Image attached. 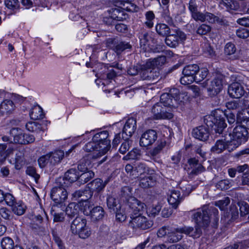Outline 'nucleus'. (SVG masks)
I'll list each match as a JSON object with an SVG mask.
<instances>
[{
	"instance_id": "nucleus-1",
	"label": "nucleus",
	"mask_w": 249,
	"mask_h": 249,
	"mask_svg": "<svg viewBox=\"0 0 249 249\" xmlns=\"http://www.w3.org/2000/svg\"><path fill=\"white\" fill-rule=\"evenodd\" d=\"M224 116L226 117L230 124H234L236 121L235 115L233 113H224L222 110L217 109L212 111L210 115L206 117L205 124L208 127H212L216 134H222L227 126Z\"/></svg>"
},
{
	"instance_id": "nucleus-2",
	"label": "nucleus",
	"mask_w": 249,
	"mask_h": 249,
	"mask_svg": "<svg viewBox=\"0 0 249 249\" xmlns=\"http://www.w3.org/2000/svg\"><path fill=\"white\" fill-rule=\"evenodd\" d=\"M168 231L167 240L170 243L177 242L181 240L182 238V233L189 235L194 238H197L200 236L202 233V231L199 228L194 230V228L192 227L186 226L174 230H171L170 228Z\"/></svg>"
},
{
	"instance_id": "nucleus-3",
	"label": "nucleus",
	"mask_w": 249,
	"mask_h": 249,
	"mask_svg": "<svg viewBox=\"0 0 249 249\" xmlns=\"http://www.w3.org/2000/svg\"><path fill=\"white\" fill-rule=\"evenodd\" d=\"M67 185L64 178H58L56 179L55 185L51 190V199L61 207L68 199V193L65 189Z\"/></svg>"
},
{
	"instance_id": "nucleus-4",
	"label": "nucleus",
	"mask_w": 249,
	"mask_h": 249,
	"mask_svg": "<svg viewBox=\"0 0 249 249\" xmlns=\"http://www.w3.org/2000/svg\"><path fill=\"white\" fill-rule=\"evenodd\" d=\"M248 135L249 133L246 127L237 125L233 129L232 133L228 135V137L233 145V147L236 148L242 143L248 140Z\"/></svg>"
},
{
	"instance_id": "nucleus-5",
	"label": "nucleus",
	"mask_w": 249,
	"mask_h": 249,
	"mask_svg": "<svg viewBox=\"0 0 249 249\" xmlns=\"http://www.w3.org/2000/svg\"><path fill=\"white\" fill-rule=\"evenodd\" d=\"M224 77L223 75L218 74L212 80H206L202 83V86L207 88L208 94L211 96L217 95L223 88Z\"/></svg>"
},
{
	"instance_id": "nucleus-6",
	"label": "nucleus",
	"mask_w": 249,
	"mask_h": 249,
	"mask_svg": "<svg viewBox=\"0 0 249 249\" xmlns=\"http://www.w3.org/2000/svg\"><path fill=\"white\" fill-rule=\"evenodd\" d=\"M192 218L196 224L195 230L199 228L201 231V228L207 227L210 223L208 207L203 206L201 210L193 214Z\"/></svg>"
},
{
	"instance_id": "nucleus-7",
	"label": "nucleus",
	"mask_w": 249,
	"mask_h": 249,
	"mask_svg": "<svg viewBox=\"0 0 249 249\" xmlns=\"http://www.w3.org/2000/svg\"><path fill=\"white\" fill-rule=\"evenodd\" d=\"M199 71V66L196 64L189 65L185 67L182 71L183 76L180 79L181 84L186 85L195 81L196 74Z\"/></svg>"
},
{
	"instance_id": "nucleus-8",
	"label": "nucleus",
	"mask_w": 249,
	"mask_h": 249,
	"mask_svg": "<svg viewBox=\"0 0 249 249\" xmlns=\"http://www.w3.org/2000/svg\"><path fill=\"white\" fill-rule=\"evenodd\" d=\"M186 39V35L179 29L172 30V34H168L165 38L166 44L171 48H176L179 43Z\"/></svg>"
},
{
	"instance_id": "nucleus-9",
	"label": "nucleus",
	"mask_w": 249,
	"mask_h": 249,
	"mask_svg": "<svg viewBox=\"0 0 249 249\" xmlns=\"http://www.w3.org/2000/svg\"><path fill=\"white\" fill-rule=\"evenodd\" d=\"M132 219L129 222V226L133 229L145 230L151 228L153 225V223L149 221L146 217L141 215L131 217Z\"/></svg>"
},
{
	"instance_id": "nucleus-10",
	"label": "nucleus",
	"mask_w": 249,
	"mask_h": 249,
	"mask_svg": "<svg viewBox=\"0 0 249 249\" xmlns=\"http://www.w3.org/2000/svg\"><path fill=\"white\" fill-rule=\"evenodd\" d=\"M151 111L156 119H171L173 117V114L167 111L165 107H163L160 102L153 106Z\"/></svg>"
},
{
	"instance_id": "nucleus-11",
	"label": "nucleus",
	"mask_w": 249,
	"mask_h": 249,
	"mask_svg": "<svg viewBox=\"0 0 249 249\" xmlns=\"http://www.w3.org/2000/svg\"><path fill=\"white\" fill-rule=\"evenodd\" d=\"M127 205L130 209L129 213H131V217L137 214L141 215L146 209V205L134 197L128 199Z\"/></svg>"
},
{
	"instance_id": "nucleus-12",
	"label": "nucleus",
	"mask_w": 249,
	"mask_h": 249,
	"mask_svg": "<svg viewBox=\"0 0 249 249\" xmlns=\"http://www.w3.org/2000/svg\"><path fill=\"white\" fill-rule=\"evenodd\" d=\"M140 74L143 80L149 81L154 83H156L160 77L159 70L146 68L145 67V64L140 72Z\"/></svg>"
},
{
	"instance_id": "nucleus-13",
	"label": "nucleus",
	"mask_w": 249,
	"mask_h": 249,
	"mask_svg": "<svg viewBox=\"0 0 249 249\" xmlns=\"http://www.w3.org/2000/svg\"><path fill=\"white\" fill-rule=\"evenodd\" d=\"M157 139V133L153 129H149L141 135L140 145L141 146L147 147L152 145Z\"/></svg>"
},
{
	"instance_id": "nucleus-14",
	"label": "nucleus",
	"mask_w": 249,
	"mask_h": 249,
	"mask_svg": "<svg viewBox=\"0 0 249 249\" xmlns=\"http://www.w3.org/2000/svg\"><path fill=\"white\" fill-rule=\"evenodd\" d=\"M232 150L233 145L230 141V139L227 136L224 139L217 140L214 146L212 148V151L216 153H220L226 149Z\"/></svg>"
},
{
	"instance_id": "nucleus-15",
	"label": "nucleus",
	"mask_w": 249,
	"mask_h": 249,
	"mask_svg": "<svg viewBox=\"0 0 249 249\" xmlns=\"http://www.w3.org/2000/svg\"><path fill=\"white\" fill-rule=\"evenodd\" d=\"M228 93L231 97L238 98L244 94L245 90L243 86L240 83L234 82L229 87Z\"/></svg>"
},
{
	"instance_id": "nucleus-16",
	"label": "nucleus",
	"mask_w": 249,
	"mask_h": 249,
	"mask_svg": "<svg viewBox=\"0 0 249 249\" xmlns=\"http://www.w3.org/2000/svg\"><path fill=\"white\" fill-rule=\"evenodd\" d=\"M153 34L151 32L146 31L142 32L139 36L140 43L141 47L146 49L151 43L154 44L156 43V40L153 37Z\"/></svg>"
},
{
	"instance_id": "nucleus-17",
	"label": "nucleus",
	"mask_w": 249,
	"mask_h": 249,
	"mask_svg": "<svg viewBox=\"0 0 249 249\" xmlns=\"http://www.w3.org/2000/svg\"><path fill=\"white\" fill-rule=\"evenodd\" d=\"M188 8L191 13L192 18L196 21H205V13H202L198 11L197 5L194 0H190Z\"/></svg>"
},
{
	"instance_id": "nucleus-18",
	"label": "nucleus",
	"mask_w": 249,
	"mask_h": 249,
	"mask_svg": "<svg viewBox=\"0 0 249 249\" xmlns=\"http://www.w3.org/2000/svg\"><path fill=\"white\" fill-rule=\"evenodd\" d=\"M192 136L200 141H206L209 137V132L207 127L200 125L193 129Z\"/></svg>"
},
{
	"instance_id": "nucleus-19",
	"label": "nucleus",
	"mask_w": 249,
	"mask_h": 249,
	"mask_svg": "<svg viewBox=\"0 0 249 249\" xmlns=\"http://www.w3.org/2000/svg\"><path fill=\"white\" fill-rule=\"evenodd\" d=\"M35 140V137L22 132H18L14 137V141L16 143L27 144L33 142Z\"/></svg>"
},
{
	"instance_id": "nucleus-20",
	"label": "nucleus",
	"mask_w": 249,
	"mask_h": 249,
	"mask_svg": "<svg viewBox=\"0 0 249 249\" xmlns=\"http://www.w3.org/2000/svg\"><path fill=\"white\" fill-rule=\"evenodd\" d=\"M108 182V180L103 182L100 178H96L87 184L88 190L92 194L94 192L99 193L104 189Z\"/></svg>"
},
{
	"instance_id": "nucleus-21",
	"label": "nucleus",
	"mask_w": 249,
	"mask_h": 249,
	"mask_svg": "<svg viewBox=\"0 0 249 249\" xmlns=\"http://www.w3.org/2000/svg\"><path fill=\"white\" fill-rule=\"evenodd\" d=\"M86 225H87L86 219L81 217L76 216L71 224L70 230L72 234H77L82 228L85 227Z\"/></svg>"
},
{
	"instance_id": "nucleus-22",
	"label": "nucleus",
	"mask_w": 249,
	"mask_h": 249,
	"mask_svg": "<svg viewBox=\"0 0 249 249\" xmlns=\"http://www.w3.org/2000/svg\"><path fill=\"white\" fill-rule=\"evenodd\" d=\"M110 141H105L103 142L100 143V144L97 145V151L98 152L95 153L92 156L93 159H99L102 156L105 155L110 149Z\"/></svg>"
},
{
	"instance_id": "nucleus-23",
	"label": "nucleus",
	"mask_w": 249,
	"mask_h": 249,
	"mask_svg": "<svg viewBox=\"0 0 249 249\" xmlns=\"http://www.w3.org/2000/svg\"><path fill=\"white\" fill-rule=\"evenodd\" d=\"M166 61L165 56L161 55L154 58L148 59L145 64L146 68H152L155 69L163 66Z\"/></svg>"
},
{
	"instance_id": "nucleus-24",
	"label": "nucleus",
	"mask_w": 249,
	"mask_h": 249,
	"mask_svg": "<svg viewBox=\"0 0 249 249\" xmlns=\"http://www.w3.org/2000/svg\"><path fill=\"white\" fill-rule=\"evenodd\" d=\"M136 129V121L134 118L128 119L123 130L122 136L125 135V137H130L134 133Z\"/></svg>"
},
{
	"instance_id": "nucleus-25",
	"label": "nucleus",
	"mask_w": 249,
	"mask_h": 249,
	"mask_svg": "<svg viewBox=\"0 0 249 249\" xmlns=\"http://www.w3.org/2000/svg\"><path fill=\"white\" fill-rule=\"evenodd\" d=\"M90 213L89 216H90L91 220L93 222H97L102 220L105 214L104 209L102 207L98 206L92 208Z\"/></svg>"
},
{
	"instance_id": "nucleus-26",
	"label": "nucleus",
	"mask_w": 249,
	"mask_h": 249,
	"mask_svg": "<svg viewBox=\"0 0 249 249\" xmlns=\"http://www.w3.org/2000/svg\"><path fill=\"white\" fill-rule=\"evenodd\" d=\"M15 106L10 100H5L0 105V114L7 115L11 113L15 109Z\"/></svg>"
},
{
	"instance_id": "nucleus-27",
	"label": "nucleus",
	"mask_w": 249,
	"mask_h": 249,
	"mask_svg": "<svg viewBox=\"0 0 249 249\" xmlns=\"http://www.w3.org/2000/svg\"><path fill=\"white\" fill-rule=\"evenodd\" d=\"M26 129L31 132L39 133L43 132L47 127L45 124H42L37 122H29L26 124Z\"/></svg>"
},
{
	"instance_id": "nucleus-28",
	"label": "nucleus",
	"mask_w": 249,
	"mask_h": 249,
	"mask_svg": "<svg viewBox=\"0 0 249 249\" xmlns=\"http://www.w3.org/2000/svg\"><path fill=\"white\" fill-rule=\"evenodd\" d=\"M182 198L180 197L179 191L173 190L171 192L170 196L168 198V201L170 205L174 208H177L182 200Z\"/></svg>"
},
{
	"instance_id": "nucleus-29",
	"label": "nucleus",
	"mask_w": 249,
	"mask_h": 249,
	"mask_svg": "<svg viewBox=\"0 0 249 249\" xmlns=\"http://www.w3.org/2000/svg\"><path fill=\"white\" fill-rule=\"evenodd\" d=\"M48 154L50 156V164L53 166L60 163L64 156V153L62 150H56Z\"/></svg>"
},
{
	"instance_id": "nucleus-30",
	"label": "nucleus",
	"mask_w": 249,
	"mask_h": 249,
	"mask_svg": "<svg viewBox=\"0 0 249 249\" xmlns=\"http://www.w3.org/2000/svg\"><path fill=\"white\" fill-rule=\"evenodd\" d=\"M160 103L165 107H176L178 104L174 102V99L168 93H164L160 96Z\"/></svg>"
},
{
	"instance_id": "nucleus-31",
	"label": "nucleus",
	"mask_w": 249,
	"mask_h": 249,
	"mask_svg": "<svg viewBox=\"0 0 249 249\" xmlns=\"http://www.w3.org/2000/svg\"><path fill=\"white\" fill-rule=\"evenodd\" d=\"M79 174L75 169L71 168L67 171L64 175V178H61L64 179L65 180L68 181L70 183L73 182L76 180H79Z\"/></svg>"
},
{
	"instance_id": "nucleus-32",
	"label": "nucleus",
	"mask_w": 249,
	"mask_h": 249,
	"mask_svg": "<svg viewBox=\"0 0 249 249\" xmlns=\"http://www.w3.org/2000/svg\"><path fill=\"white\" fill-rule=\"evenodd\" d=\"M79 206L75 203H71L69 204L66 208L65 214L70 218L78 216Z\"/></svg>"
},
{
	"instance_id": "nucleus-33",
	"label": "nucleus",
	"mask_w": 249,
	"mask_h": 249,
	"mask_svg": "<svg viewBox=\"0 0 249 249\" xmlns=\"http://www.w3.org/2000/svg\"><path fill=\"white\" fill-rule=\"evenodd\" d=\"M220 5L225 7L227 11H236L239 8L238 2L234 0H220Z\"/></svg>"
},
{
	"instance_id": "nucleus-34",
	"label": "nucleus",
	"mask_w": 249,
	"mask_h": 249,
	"mask_svg": "<svg viewBox=\"0 0 249 249\" xmlns=\"http://www.w3.org/2000/svg\"><path fill=\"white\" fill-rule=\"evenodd\" d=\"M92 165L88 157H84L79 161L77 166L79 171L84 172L90 170Z\"/></svg>"
},
{
	"instance_id": "nucleus-35",
	"label": "nucleus",
	"mask_w": 249,
	"mask_h": 249,
	"mask_svg": "<svg viewBox=\"0 0 249 249\" xmlns=\"http://www.w3.org/2000/svg\"><path fill=\"white\" fill-rule=\"evenodd\" d=\"M154 179L150 175H147L142 177H140L139 186L142 188H148L153 186L154 184Z\"/></svg>"
},
{
	"instance_id": "nucleus-36",
	"label": "nucleus",
	"mask_w": 249,
	"mask_h": 249,
	"mask_svg": "<svg viewBox=\"0 0 249 249\" xmlns=\"http://www.w3.org/2000/svg\"><path fill=\"white\" fill-rule=\"evenodd\" d=\"M72 196L75 200L83 196L84 198H82V200L83 201L90 198L92 196V193L88 189H85L84 190H79L75 191L72 194Z\"/></svg>"
},
{
	"instance_id": "nucleus-37",
	"label": "nucleus",
	"mask_w": 249,
	"mask_h": 249,
	"mask_svg": "<svg viewBox=\"0 0 249 249\" xmlns=\"http://www.w3.org/2000/svg\"><path fill=\"white\" fill-rule=\"evenodd\" d=\"M30 116L33 120L43 119L44 117L43 109L39 106H35L30 112Z\"/></svg>"
},
{
	"instance_id": "nucleus-38",
	"label": "nucleus",
	"mask_w": 249,
	"mask_h": 249,
	"mask_svg": "<svg viewBox=\"0 0 249 249\" xmlns=\"http://www.w3.org/2000/svg\"><path fill=\"white\" fill-rule=\"evenodd\" d=\"M155 29L157 34L162 37H166L170 33V28L165 24L158 23Z\"/></svg>"
},
{
	"instance_id": "nucleus-39",
	"label": "nucleus",
	"mask_w": 249,
	"mask_h": 249,
	"mask_svg": "<svg viewBox=\"0 0 249 249\" xmlns=\"http://www.w3.org/2000/svg\"><path fill=\"white\" fill-rule=\"evenodd\" d=\"M171 97L174 99V102L178 104L183 101L185 94L180 93L179 90L177 88H172L169 90L168 93Z\"/></svg>"
},
{
	"instance_id": "nucleus-40",
	"label": "nucleus",
	"mask_w": 249,
	"mask_h": 249,
	"mask_svg": "<svg viewBox=\"0 0 249 249\" xmlns=\"http://www.w3.org/2000/svg\"><path fill=\"white\" fill-rule=\"evenodd\" d=\"M207 21L210 23H215L216 22L220 24H224L225 21L219 17L215 16L214 14L208 12H205V21Z\"/></svg>"
},
{
	"instance_id": "nucleus-41",
	"label": "nucleus",
	"mask_w": 249,
	"mask_h": 249,
	"mask_svg": "<svg viewBox=\"0 0 249 249\" xmlns=\"http://www.w3.org/2000/svg\"><path fill=\"white\" fill-rule=\"evenodd\" d=\"M26 206L21 201L16 202L12 206V211L18 215L23 214L25 212Z\"/></svg>"
},
{
	"instance_id": "nucleus-42",
	"label": "nucleus",
	"mask_w": 249,
	"mask_h": 249,
	"mask_svg": "<svg viewBox=\"0 0 249 249\" xmlns=\"http://www.w3.org/2000/svg\"><path fill=\"white\" fill-rule=\"evenodd\" d=\"M94 177V173L91 170L84 172L79 175L78 182L81 184H85L93 178Z\"/></svg>"
},
{
	"instance_id": "nucleus-43",
	"label": "nucleus",
	"mask_w": 249,
	"mask_h": 249,
	"mask_svg": "<svg viewBox=\"0 0 249 249\" xmlns=\"http://www.w3.org/2000/svg\"><path fill=\"white\" fill-rule=\"evenodd\" d=\"M57 205H53L51 211V213L53 217V221L56 222H62L64 219L65 213L64 212H57Z\"/></svg>"
},
{
	"instance_id": "nucleus-44",
	"label": "nucleus",
	"mask_w": 249,
	"mask_h": 249,
	"mask_svg": "<svg viewBox=\"0 0 249 249\" xmlns=\"http://www.w3.org/2000/svg\"><path fill=\"white\" fill-rule=\"evenodd\" d=\"M108 136V132L107 131H103L95 134L92 139L97 143V144H100V143L105 141H109L107 139Z\"/></svg>"
},
{
	"instance_id": "nucleus-45",
	"label": "nucleus",
	"mask_w": 249,
	"mask_h": 249,
	"mask_svg": "<svg viewBox=\"0 0 249 249\" xmlns=\"http://www.w3.org/2000/svg\"><path fill=\"white\" fill-rule=\"evenodd\" d=\"M78 205L79 209L85 215H89L91 213L92 210V206L91 204L87 200H84L79 203Z\"/></svg>"
},
{
	"instance_id": "nucleus-46",
	"label": "nucleus",
	"mask_w": 249,
	"mask_h": 249,
	"mask_svg": "<svg viewBox=\"0 0 249 249\" xmlns=\"http://www.w3.org/2000/svg\"><path fill=\"white\" fill-rule=\"evenodd\" d=\"M125 14L123 11L120 10L118 8H115L112 9V12L110 15V18L117 21H122L125 19Z\"/></svg>"
},
{
	"instance_id": "nucleus-47",
	"label": "nucleus",
	"mask_w": 249,
	"mask_h": 249,
	"mask_svg": "<svg viewBox=\"0 0 249 249\" xmlns=\"http://www.w3.org/2000/svg\"><path fill=\"white\" fill-rule=\"evenodd\" d=\"M15 246L13 240L9 237H4L1 240V249H13Z\"/></svg>"
},
{
	"instance_id": "nucleus-48",
	"label": "nucleus",
	"mask_w": 249,
	"mask_h": 249,
	"mask_svg": "<svg viewBox=\"0 0 249 249\" xmlns=\"http://www.w3.org/2000/svg\"><path fill=\"white\" fill-rule=\"evenodd\" d=\"M115 46L114 51L117 53H120L124 50L127 49H130L131 48V45L128 42L124 41H119L118 40L117 41Z\"/></svg>"
},
{
	"instance_id": "nucleus-49",
	"label": "nucleus",
	"mask_w": 249,
	"mask_h": 249,
	"mask_svg": "<svg viewBox=\"0 0 249 249\" xmlns=\"http://www.w3.org/2000/svg\"><path fill=\"white\" fill-rule=\"evenodd\" d=\"M161 209V207L159 204L152 205L147 209L146 213L149 217H155L159 213Z\"/></svg>"
},
{
	"instance_id": "nucleus-50",
	"label": "nucleus",
	"mask_w": 249,
	"mask_h": 249,
	"mask_svg": "<svg viewBox=\"0 0 249 249\" xmlns=\"http://www.w3.org/2000/svg\"><path fill=\"white\" fill-rule=\"evenodd\" d=\"M123 138L124 139V142H122L121 147L119 149V152L124 154L130 148V145L132 143V141L128 139V138L124 136H122Z\"/></svg>"
},
{
	"instance_id": "nucleus-51",
	"label": "nucleus",
	"mask_w": 249,
	"mask_h": 249,
	"mask_svg": "<svg viewBox=\"0 0 249 249\" xmlns=\"http://www.w3.org/2000/svg\"><path fill=\"white\" fill-rule=\"evenodd\" d=\"M146 21L144 22L145 25L149 28H151L153 25L154 23L153 20L155 18V15L153 12L149 11L145 13Z\"/></svg>"
},
{
	"instance_id": "nucleus-52",
	"label": "nucleus",
	"mask_w": 249,
	"mask_h": 249,
	"mask_svg": "<svg viewBox=\"0 0 249 249\" xmlns=\"http://www.w3.org/2000/svg\"><path fill=\"white\" fill-rule=\"evenodd\" d=\"M140 156V151L138 149H133L124 157L123 159L124 160H135L138 159Z\"/></svg>"
},
{
	"instance_id": "nucleus-53",
	"label": "nucleus",
	"mask_w": 249,
	"mask_h": 249,
	"mask_svg": "<svg viewBox=\"0 0 249 249\" xmlns=\"http://www.w3.org/2000/svg\"><path fill=\"white\" fill-rule=\"evenodd\" d=\"M146 170V166L142 163H138L134 168V173H133L134 178L138 177L139 175H142Z\"/></svg>"
},
{
	"instance_id": "nucleus-54",
	"label": "nucleus",
	"mask_w": 249,
	"mask_h": 249,
	"mask_svg": "<svg viewBox=\"0 0 249 249\" xmlns=\"http://www.w3.org/2000/svg\"><path fill=\"white\" fill-rule=\"evenodd\" d=\"M241 216H244L249 213V205L246 202L241 201L238 202Z\"/></svg>"
},
{
	"instance_id": "nucleus-55",
	"label": "nucleus",
	"mask_w": 249,
	"mask_h": 249,
	"mask_svg": "<svg viewBox=\"0 0 249 249\" xmlns=\"http://www.w3.org/2000/svg\"><path fill=\"white\" fill-rule=\"evenodd\" d=\"M166 142L165 141H160L158 145L155 147L154 149L150 151V154L152 156H156L158 155L162 149L166 145Z\"/></svg>"
},
{
	"instance_id": "nucleus-56",
	"label": "nucleus",
	"mask_w": 249,
	"mask_h": 249,
	"mask_svg": "<svg viewBox=\"0 0 249 249\" xmlns=\"http://www.w3.org/2000/svg\"><path fill=\"white\" fill-rule=\"evenodd\" d=\"M208 74V70L206 68H203L199 69V72H198L195 77V81L196 82H199L204 79Z\"/></svg>"
},
{
	"instance_id": "nucleus-57",
	"label": "nucleus",
	"mask_w": 249,
	"mask_h": 249,
	"mask_svg": "<svg viewBox=\"0 0 249 249\" xmlns=\"http://www.w3.org/2000/svg\"><path fill=\"white\" fill-rule=\"evenodd\" d=\"M4 3L5 6L11 10L18 9L19 7V3L18 0H5Z\"/></svg>"
},
{
	"instance_id": "nucleus-58",
	"label": "nucleus",
	"mask_w": 249,
	"mask_h": 249,
	"mask_svg": "<svg viewBox=\"0 0 249 249\" xmlns=\"http://www.w3.org/2000/svg\"><path fill=\"white\" fill-rule=\"evenodd\" d=\"M180 188L186 195H188L191 192L195 189L192 185L186 182H182L180 184Z\"/></svg>"
},
{
	"instance_id": "nucleus-59",
	"label": "nucleus",
	"mask_w": 249,
	"mask_h": 249,
	"mask_svg": "<svg viewBox=\"0 0 249 249\" xmlns=\"http://www.w3.org/2000/svg\"><path fill=\"white\" fill-rule=\"evenodd\" d=\"M230 202L228 197H224L223 199L215 202V205L218 207L221 210H224Z\"/></svg>"
},
{
	"instance_id": "nucleus-60",
	"label": "nucleus",
	"mask_w": 249,
	"mask_h": 249,
	"mask_svg": "<svg viewBox=\"0 0 249 249\" xmlns=\"http://www.w3.org/2000/svg\"><path fill=\"white\" fill-rule=\"evenodd\" d=\"M226 107L229 110H237L239 114L240 107L238 100L227 102L226 104Z\"/></svg>"
},
{
	"instance_id": "nucleus-61",
	"label": "nucleus",
	"mask_w": 249,
	"mask_h": 249,
	"mask_svg": "<svg viewBox=\"0 0 249 249\" xmlns=\"http://www.w3.org/2000/svg\"><path fill=\"white\" fill-rule=\"evenodd\" d=\"M211 30V27L207 24H202L197 29V33L200 35H206Z\"/></svg>"
},
{
	"instance_id": "nucleus-62",
	"label": "nucleus",
	"mask_w": 249,
	"mask_h": 249,
	"mask_svg": "<svg viewBox=\"0 0 249 249\" xmlns=\"http://www.w3.org/2000/svg\"><path fill=\"white\" fill-rule=\"evenodd\" d=\"M50 156L48 154L42 156L38 160L39 166L41 168L45 167L48 163L50 164Z\"/></svg>"
},
{
	"instance_id": "nucleus-63",
	"label": "nucleus",
	"mask_w": 249,
	"mask_h": 249,
	"mask_svg": "<svg viewBox=\"0 0 249 249\" xmlns=\"http://www.w3.org/2000/svg\"><path fill=\"white\" fill-rule=\"evenodd\" d=\"M216 187L221 190L228 189L230 187V182L227 179L221 180L216 184Z\"/></svg>"
},
{
	"instance_id": "nucleus-64",
	"label": "nucleus",
	"mask_w": 249,
	"mask_h": 249,
	"mask_svg": "<svg viewBox=\"0 0 249 249\" xmlns=\"http://www.w3.org/2000/svg\"><path fill=\"white\" fill-rule=\"evenodd\" d=\"M77 234H78L80 238L86 239L90 235L91 231L87 225H86L85 227L82 228V229L80 230Z\"/></svg>"
}]
</instances>
